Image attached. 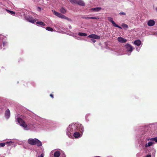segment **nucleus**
I'll return each mask as SVG.
<instances>
[{
    "label": "nucleus",
    "mask_w": 157,
    "mask_h": 157,
    "mask_svg": "<svg viewBox=\"0 0 157 157\" xmlns=\"http://www.w3.org/2000/svg\"><path fill=\"white\" fill-rule=\"evenodd\" d=\"M17 120L20 125L24 128L26 130H29L33 126L34 124L33 123L29 122L27 124L24 120L20 117L18 118Z\"/></svg>",
    "instance_id": "nucleus-1"
},
{
    "label": "nucleus",
    "mask_w": 157,
    "mask_h": 157,
    "mask_svg": "<svg viewBox=\"0 0 157 157\" xmlns=\"http://www.w3.org/2000/svg\"><path fill=\"white\" fill-rule=\"evenodd\" d=\"M28 143L31 145H36L38 147H40L42 146V143L37 139L30 138L29 139L28 141Z\"/></svg>",
    "instance_id": "nucleus-2"
},
{
    "label": "nucleus",
    "mask_w": 157,
    "mask_h": 157,
    "mask_svg": "<svg viewBox=\"0 0 157 157\" xmlns=\"http://www.w3.org/2000/svg\"><path fill=\"white\" fill-rule=\"evenodd\" d=\"M108 20L110 22H111L113 25L114 26L117 27H118L120 29H122V28L121 26H119L117 24L115 23L114 21L113 20V19L112 18L110 17H108Z\"/></svg>",
    "instance_id": "nucleus-3"
},
{
    "label": "nucleus",
    "mask_w": 157,
    "mask_h": 157,
    "mask_svg": "<svg viewBox=\"0 0 157 157\" xmlns=\"http://www.w3.org/2000/svg\"><path fill=\"white\" fill-rule=\"evenodd\" d=\"M77 126L75 124H72L70 125L68 128V129H70L71 133L73 131H76V129L77 128Z\"/></svg>",
    "instance_id": "nucleus-4"
},
{
    "label": "nucleus",
    "mask_w": 157,
    "mask_h": 157,
    "mask_svg": "<svg viewBox=\"0 0 157 157\" xmlns=\"http://www.w3.org/2000/svg\"><path fill=\"white\" fill-rule=\"evenodd\" d=\"M125 47L127 51L132 52L133 51V48L130 44H126Z\"/></svg>",
    "instance_id": "nucleus-5"
},
{
    "label": "nucleus",
    "mask_w": 157,
    "mask_h": 157,
    "mask_svg": "<svg viewBox=\"0 0 157 157\" xmlns=\"http://www.w3.org/2000/svg\"><path fill=\"white\" fill-rule=\"evenodd\" d=\"M88 37L93 39L99 40L100 39V37L99 36L95 34H90L88 36Z\"/></svg>",
    "instance_id": "nucleus-6"
},
{
    "label": "nucleus",
    "mask_w": 157,
    "mask_h": 157,
    "mask_svg": "<svg viewBox=\"0 0 157 157\" xmlns=\"http://www.w3.org/2000/svg\"><path fill=\"white\" fill-rule=\"evenodd\" d=\"M26 19L27 21L32 23H34L36 21V20L34 19L32 17H28L26 18Z\"/></svg>",
    "instance_id": "nucleus-7"
},
{
    "label": "nucleus",
    "mask_w": 157,
    "mask_h": 157,
    "mask_svg": "<svg viewBox=\"0 0 157 157\" xmlns=\"http://www.w3.org/2000/svg\"><path fill=\"white\" fill-rule=\"evenodd\" d=\"M117 40L119 42L122 43H124L127 41L126 39L123 38L121 37H119L118 38Z\"/></svg>",
    "instance_id": "nucleus-8"
},
{
    "label": "nucleus",
    "mask_w": 157,
    "mask_h": 157,
    "mask_svg": "<svg viewBox=\"0 0 157 157\" xmlns=\"http://www.w3.org/2000/svg\"><path fill=\"white\" fill-rule=\"evenodd\" d=\"M155 24V22L153 20H150L147 22V25L150 26H153Z\"/></svg>",
    "instance_id": "nucleus-9"
},
{
    "label": "nucleus",
    "mask_w": 157,
    "mask_h": 157,
    "mask_svg": "<svg viewBox=\"0 0 157 157\" xmlns=\"http://www.w3.org/2000/svg\"><path fill=\"white\" fill-rule=\"evenodd\" d=\"M101 9V7H96L95 8H91L90 9V10L91 12H98Z\"/></svg>",
    "instance_id": "nucleus-10"
},
{
    "label": "nucleus",
    "mask_w": 157,
    "mask_h": 157,
    "mask_svg": "<svg viewBox=\"0 0 157 157\" xmlns=\"http://www.w3.org/2000/svg\"><path fill=\"white\" fill-rule=\"evenodd\" d=\"M10 115V112L9 109L6 110L5 113V116L7 118H8Z\"/></svg>",
    "instance_id": "nucleus-11"
},
{
    "label": "nucleus",
    "mask_w": 157,
    "mask_h": 157,
    "mask_svg": "<svg viewBox=\"0 0 157 157\" xmlns=\"http://www.w3.org/2000/svg\"><path fill=\"white\" fill-rule=\"evenodd\" d=\"M77 4L78 5L82 6H84L85 5V4L84 2L81 0H78Z\"/></svg>",
    "instance_id": "nucleus-12"
},
{
    "label": "nucleus",
    "mask_w": 157,
    "mask_h": 157,
    "mask_svg": "<svg viewBox=\"0 0 157 157\" xmlns=\"http://www.w3.org/2000/svg\"><path fill=\"white\" fill-rule=\"evenodd\" d=\"M60 155V153L59 151H57L55 152L54 156V157H59Z\"/></svg>",
    "instance_id": "nucleus-13"
},
{
    "label": "nucleus",
    "mask_w": 157,
    "mask_h": 157,
    "mask_svg": "<svg viewBox=\"0 0 157 157\" xmlns=\"http://www.w3.org/2000/svg\"><path fill=\"white\" fill-rule=\"evenodd\" d=\"M134 43L135 45L139 46L141 44V41L139 40H137L134 41Z\"/></svg>",
    "instance_id": "nucleus-14"
},
{
    "label": "nucleus",
    "mask_w": 157,
    "mask_h": 157,
    "mask_svg": "<svg viewBox=\"0 0 157 157\" xmlns=\"http://www.w3.org/2000/svg\"><path fill=\"white\" fill-rule=\"evenodd\" d=\"M80 134L79 132H75L73 134V136L75 138H78L80 137Z\"/></svg>",
    "instance_id": "nucleus-15"
},
{
    "label": "nucleus",
    "mask_w": 157,
    "mask_h": 157,
    "mask_svg": "<svg viewBox=\"0 0 157 157\" xmlns=\"http://www.w3.org/2000/svg\"><path fill=\"white\" fill-rule=\"evenodd\" d=\"M60 18H62V19H66L68 21H70V19L68 18V17H66L65 16L62 14H61V17H60Z\"/></svg>",
    "instance_id": "nucleus-16"
},
{
    "label": "nucleus",
    "mask_w": 157,
    "mask_h": 157,
    "mask_svg": "<svg viewBox=\"0 0 157 157\" xmlns=\"http://www.w3.org/2000/svg\"><path fill=\"white\" fill-rule=\"evenodd\" d=\"M36 24L43 26L46 25V24L44 22L42 21H37L36 22Z\"/></svg>",
    "instance_id": "nucleus-17"
},
{
    "label": "nucleus",
    "mask_w": 157,
    "mask_h": 157,
    "mask_svg": "<svg viewBox=\"0 0 157 157\" xmlns=\"http://www.w3.org/2000/svg\"><path fill=\"white\" fill-rule=\"evenodd\" d=\"M154 143L153 142H148L147 144H146L145 145V147H149L150 146H151L152 144Z\"/></svg>",
    "instance_id": "nucleus-18"
},
{
    "label": "nucleus",
    "mask_w": 157,
    "mask_h": 157,
    "mask_svg": "<svg viewBox=\"0 0 157 157\" xmlns=\"http://www.w3.org/2000/svg\"><path fill=\"white\" fill-rule=\"evenodd\" d=\"M78 35L81 36H87V34L85 33H80L79 32L78 33Z\"/></svg>",
    "instance_id": "nucleus-19"
},
{
    "label": "nucleus",
    "mask_w": 157,
    "mask_h": 157,
    "mask_svg": "<svg viewBox=\"0 0 157 157\" xmlns=\"http://www.w3.org/2000/svg\"><path fill=\"white\" fill-rule=\"evenodd\" d=\"M60 11L63 13H65L66 12V10L63 7H62L60 9Z\"/></svg>",
    "instance_id": "nucleus-20"
},
{
    "label": "nucleus",
    "mask_w": 157,
    "mask_h": 157,
    "mask_svg": "<svg viewBox=\"0 0 157 157\" xmlns=\"http://www.w3.org/2000/svg\"><path fill=\"white\" fill-rule=\"evenodd\" d=\"M79 131L81 132H83V126L82 125V124H80L79 127Z\"/></svg>",
    "instance_id": "nucleus-21"
},
{
    "label": "nucleus",
    "mask_w": 157,
    "mask_h": 157,
    "mask_svg": "<svg viewBox=\"0 0 157 157\" xmlns=\"http://www.w3.org/2000/svg\"><path fill=\"white\" fill-rule=\"evenodd\" d=\"M78 0H70V2L72 4H77Z\"/></svg>",
    "instance_id": "nucleus-22"
},
{
    "label": "nucleus",
    "mask_w": 157,
    "mask_h": 157,
    "mask_svg": "<svg viewBox=\"0 0 157 157\" xmlns=\"http://www.w3.org/2000/svg\"><path fill=\"white\" fill-rule=\"evenodd\" d=\"M46 29L48 31L52 32L53 31V29L52 28L50 27H46Z\"/></svg>",
    "instance_id": "nucleus-23"
},
{
    "label": "nucleus",
    "mask_w": 157,
    "mask_h": 157,
    "mask_svg": "<svg viewBox=\"0 0 157 157\" xmlns=\"http://www.w3.org/2000/svg\"><path fill=\"white\" fill-rule=\"evenodd\" d=\"M121 26H122L123 28H128V25L127 24H125L124 23H123L122 24Z\"/></svg>",
    "instance_id": "nucleus-24"
},
{
    "label": "nucleus",
    "mask_w": 157,
    "mask_h": 157,
    "mask_svg": "<svg viewBox=\"0 0 157 157\" xmlns=\"http://www.w3.org/2000/svg\"><path fill=\"white\" fill-rule=\"evenodd\" d=\"M6 144V143H1L0 144V146L1 147H4Z\"/></svg>",
    "instance_id": "nucleus-25"
},
{
    "label": "nucleus",
    "mask_w": 157,
    "mask_h": 157,
    "mask_svg": "<svg viewBox=\"0 0 157 157\" xmlns=\"http://www.w3.org/2000/svg\"><path fill=\"white\" fill-rule=\"evenodd\" d=\"M54 13L55 15L58 17L60 13L54 11Z\"/></svg>",
    "instance_id": "nucleus-26"
},
{
    "label": "nucleus",
    "mask_w": 157,
    "mask_h": 157,
    "mask_svg": "<svg viewBox=\"0 0 157 157\" xmlns=\"http://www.w3.org/2000/svg\"><path fill=\"white\" fill-rule=\"evenodd\" d=\"M89 18L90 19H99L98 17H90Z\"/></svg>",
    "instance_id": "nucleus-27"
},
{
    "label": "nucleus",
    "mask_w": 157,
    "mask_h": 157,
    "mask_svg": "<svg viewBox=\"0 0 157 157\" xmlns=\"http://www.w3.org/2000/svg\"><path fill=\"white\" fill-rule=\"evenodd\" d=\"M12 142H11V141H10V142H7L6 143V144H8L9 145H10L11 144H12Z\"/></svg>",
    "instance_id": "nucleus-28"
},
{
    "label": "nucleus",
    "mask_w": 157,
    "mask_h": 157,
    "mask_svg": "<svg viewBox=\"0 0 157 157\" xmlns=\"http://www.w3.org/2000/svg\"><path fill=\"white\" fill-rule=\"evenodd\" d=\"M7 11L10 12V13L11 14H15V13L12 11H10L9 10H7Z\"/></svg>",
    "instance_id": "nucleus-29"
},
{
    "label": "nucleus",
    "mask_w": 157,
    "mask_h": 157,
    "mask_svg": "<svg viewBox=\"0 0 157 157\" xmlns=\"http://www.w3.org/2000/svg\"><path fill=\"white\" fill-rule=\"evenodd\" d=\"M120 15H126V13L124 12H120L119 13Z\"/></svg>",
    "instance_id": "nucleus-30"
},
{
    "label": "nucleus",
    "mask_w": 157,
    "mask_h": 157,
    "mask_svg": "<svg viewBox=\"0 0 157 157\" xmlns=\"http://www.w3.org/2000/svg\"><path fill=\"white\" fill-rule=\"evenodd\" d=\"M90 17H86L84 16H83L82 17V18H84V19H90L89 18Z\"/></svg>",
    "instance_id": "nucleus-31"
},
{
    "label": "nucleus",
    "mask_w": 157,
    "mask_h": 157,
    "mask_svg": "<svg viewBox=\"0 0 157 157\" xmlns=\"http://www.w3.org/2000/svg\"><path fill=\"white\" fill-rule=\"evenodd\" d=\"M91 40L93 43H95L96 42V40L94 39H91Z\"/></svg>",
    "instance_id": "nucleus-32"
},
{
    "label": "nucleus",
    "mask_w": 157,
    "mask_h": 157,
    "mask_svg": "<svg viewBox=\"0 0 157 157\" xmlns=\"http://www.w3.org/2000/svg\"><path fill=\"white\" fill-rule=\"evenodd\" d=\"M154 141L157 142V137L154 138Z\"/></svg>",
    "instance_id": "nucleus-33"
},
{
    "label": "nucleus",
    "mask_w": 157,
    "mask_h": 157,
    "mask_svg": "<svg viewBox=\"0 0 157 157\" xmlns=\"http://www.w3.org/2000/svg\"><path fill=\"white\" fill-rule=\"evenodd\" d=\"M44 154H41L40 156H39L38 157H44Z\"/></svg>",
    "instance_id": "nucleus-34"
},
{
    "label": "nucleus",
    "mask_w": 157,
    "mask_h": 157,
    "mask_svg": "<svg viewBox=\"0 0 157 157\" xmlns=\"http://www.w3.org/2000/svg\"><path fill=\"white\" fill-rule=\"evenodd\" d=\"M50 96L52 98H54V96H53V95L52 94H50Z\"/></svg>",
    "instance_id": "nucleus-35"
},
{
    "label": "nucleus",
    "mask_w": 157,
    "mask_h": 157,
    "mask_svg": "<svg viewBox=\"0 0 157 157\" xmlns=\"http://www.w3.org/2000/svg\"><path fill=\"white\" fill-rule=\"evenodd\" d=\"M146 157H151V155H147Z\"/></svg>",
    "instance_id": "nucleus-36"
},
{
    "label": "nucleus",
    "mask_w": 157,
    "mask_h": 157,
    "mask_svg": "<svg viewBox=\"0 0 157 157\" xmlns=\"http://www.w3.org/2000/svg\"><path fill=\"white\" fill-rule=\"evenodd\" d=\"M61 13H59V15L58 16V17H59L60 18V17H61Z\"/></svg>",
    "instance_id": "nucleus-37"
},
{
    "label": "nucleus",
    "mask_w": 157,
    "mask_h": 157,
    "mask_svg": "<svg viewBox=\"0 0 157 157\" xmlns=\"http://www.w3.org/2000/svg\"><path fill=\"white\" fill-rule=\"evenodd\" d=\"M151 140H154V138H151L150 139Z\"/></svg>",
    "instance_id": "nucleus-38"
},
{
    "label": "nucleus",
    "mask_w": 157,
    "mask_h": 157,
    "mask_svg": "<svg viewBox=\"0 0 157 157\" xmlns=\"http://www.w3.org/2000/svg\"><path fill=\"white\" fill-rule=\"evenodd\" d=\"M39 8L40 10V9H41V8H39H39Z\"/></svg>",
    "instance_id": "nucleus-39"
}]
</instances>
